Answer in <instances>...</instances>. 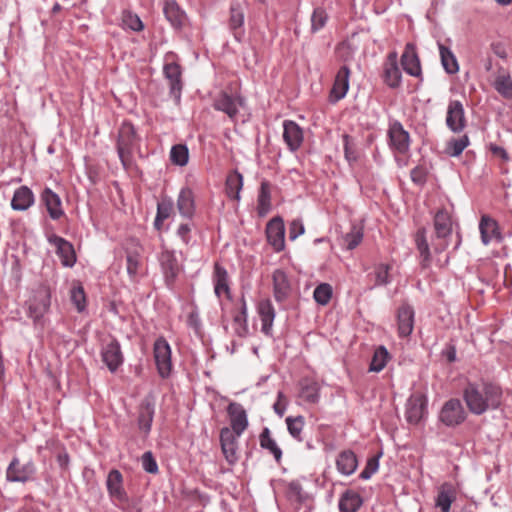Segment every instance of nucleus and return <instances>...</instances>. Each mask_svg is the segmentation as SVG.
Instances as JSON below:
<instances>
[{"label":"nucleus","instance_id":"1","mask_svg":"<svg viewBox=\"0 0 512 512\" xmlns=\"http://www.w3.org/2000/svg\"><path fill=\"white\" fill-rule=\"evenodd\" d=\"M463 397L470 412L481 415L489 409H497L502 402V389L490 383L469 382L463 391Z\"/></svg>","mask_w":512,"mask_h":512},{"label":"nucleus","instance_id":"2","mask_svg":"<svg viewBox=\"0 0 512 512\" xmlns=\"http://www.w3.org/2000/svg\"><path fill=\"white\" fill-rule=\"evenodd\" d=\"M138 141L139 139L133 124L124 122L118 131L117 153L126 170L133 165V151Z\"/></svg>","mask_w":512,"mask_h":512},{"label":"nucleus","instance_id":"3","mask_svg":"<svg viewBox=\"0 0 512 512\" xmlns=\"http://www.w3.org/2000/svg\"><path fill=\"white\" fill-rule=\"evenodd\" d=\"M28 316L34 323H40L43 316L49 311L51 305V290L45 283H39L31 291L29 299L26 301Z\"/></svg>","mask_w":512,"mask_h":512},{"label":"nucleus","instance_id":"4","mask_svg":"<svg viewBox=\"0 0 512 512\" xmlns=\"http://www.w3.org/2000/svg\"><path fill=\"white\" fill-rule=\"evenodd\" d=\"M36 466L32 460L21 462L18 457H13L6 470V479L9 482L26 483L34 479Z\"/></svg>","mask_w":512,"mask_h":512},{"label":"nucleus","instance_id":"5","mask_svg":"<svg viewBox=\"0 0 512 512\" xmlns=\"http://www.w3.org/2000/svg\"><path fill=\"white\" fill-rule=\"evenodd\" d=\"M154 359L159 375L162 378L169 377L172 370L171 348L165 338L159 337L154 342Z\"/></svg>","mask_w":512,"mask_h":512},{"label":"nucleus","instance_id":"6","mask_svg":"<svg viewBox=\"0 0 512 512\" xmlns=\"http://www.w3.org/2000/svg\"><path fill=\"white\" fill-rule=\"evenodd\" d=\"M439 419L448 427H455L463 423L466 419V412L460 400H448L440 411Z\"/></svg>","mask_w":512,"mask_h":512},{"label":"nucleus","instance_id":"7","mask_svg":"<svg viewBox=\"0 0 512 512\" xmlns=\"http://www.w3.org/2000/svg\"><path fill=\"white\" fill-rule=\"evenodd\" d=\"M240 436L232 432L229 427H223L220 430L219 441L221 451L225 460L231 466H234L239 460L238 437Z\"/></svg>","mask_w":512,"mask_h":512},{"label":"nucleus","instance_id":"8","mask_svg":"<svg viewBox=\"0 0 512 512\" xmlns=\"http://www.w3.org/2000/svg\"><path fill=\"white\" fill-rule=\"evenodd\" d=\"M101 358L111 373H115L123 364L124 356L116 338H111L109 342L103 344Z\"/></svg>","mask_w":512,"mask_h":512},{"label":"nucleus","instance_id":"9","mask_svg":"<svg viewBox=\"0 0 512 512\" xmlns=\"http://www.w3.org/2000/svg\"><path fill=\"white\" fill-rule=\"evenodd\" d=\"M446 125L453 133H461L467 125L463 104L451 100L447 107Z\"/></svg>","mask_w":512,"mask_h":512},{"label":"nucleus","instance_id":"10","mask_svg":"<svg viewBox=\"0 0 512 512\" xmlns=\"http://www.w3.org/2000/svg\"><path fill=\"white\" fill-rule=\"evenodd\" d=\"M266 236L268 243L276 252L285 248V226L281 217H273L266 225Z\"/></svg>","mask_w":512,"mask_h":512},{"label":"nucleus","instance_id":"11","mask_svg":"<svg viewBox=\"0 0 512 512\" xmlns=\"http://www.w3.org/2000/svg\"><path fill=\"white\" fill-rule=\"evenodd\" d=\"M137 424L138 428L145 435L151 431V426L155 413L154 397L149 394L145 396L138 406Z\"/></svg>","mask_w":512,"mask_h":512},{"label":"nucleus","instance_id":"12","mask_svg":"<svg viewBox=\"0 0 512 512\" xmlns=\"http://www.w3.org/2000/svg\"><path fill=\"white\" fill-rule=\"evenodd\" d=\"M389 144L400 154H405L409 150V133L403 128L399 121L390 124L388 130Z\"/></svg>","mask_w":512,"mask_h":512},{"label":"nucleus","instance_id":"13","mask_svg":"<svg viewBox=\"0 0 512 512\" xmlns=\"http://www.w3.org/2000/svg\"><path fill=\"white\" fill-rule=\"evenodd\" d=\"M427 406L426 397L421 393L412 394L406 403L405 418L409 424H418L423 418Z\"/></svg>","mask_w":512,"mask_h":512},{"label":"nucleus","instance_id":"14","mask_svg":"<svg viewBox=\"0 0 512 512\" xmlns=\"http://www.w3.org/2000/svg\"><path fill=\"white\" fill-rule=\"evenodd\" d=\"M244 105V98L241 96H232L226 92H221L215 98L213 107L228 115L230 119H234L238 114V108Z\"/></svg>","mask_w":512,"mask_h":512},{"label":"nucleus","instance_id":"15","mask_svg":"<svg viewBox=\"0 0 512 512\" xmlns=\"http://www.w3.org/2000/svg\"><path fill=\"white\" fill-rule=\"evenodd\" d=\"M159 262L165 282L167 286L171 287L180 272V266L175 253L170 250H163L159 256Z\"/></svg>","mask_w":512,"mask_h":512},{"label":"nucleus","instance_id":"16","mask_svg":"<svg viewBox=\"0 0 512 512\" xmlns=\"http://www.w3.org/2000/svg\"><path fill=\"white\" fill-rule=\"evenodd\" d=\"M163 72L166 79L169 81L170 95L173 96L176 103H179L183 87L181 66L176 62L166 63Z\"/></svg>","mask_w":512,"mask_h":512},{"label":"nucleus","instance_id":"17","mask_svg":"<svg viewBox=\"0 0 512 512\" xmlns=\"http://www.w3.org/2000/svg\"><path fill=\"white\" fill-rule=\"evenodd\" d=\"M227 414L230 419L231 431L237 435H242L249 424L244 407L239 403L231 402L227 407Z\"/></svg>","mask_w":512,"mask_h":512},{"label":"nucleus","instance_id":"18","mask_svg":"<svg viewBox=\"0 0 512 512\" xmlns=\"http://www.w3.org/2000/svg\"><path fill=\"white\" fill-rule=\"evenodd\" d=\"M48 240L56 247V253L63 266L72 267L76 263V253L70 242L57 235H52Z\"/></svg>","mask_w":512,"mask_h":512},{"label":"nucleus","instance_id":"19","mask_svg":"<svg viewBox=\"0 0 512 512\" xmlns=\"http://www.w3.org/2000/svg\"><path fill=\"white\" fill-rule=\"evenodd\" d=\"M350 69L348 66L343 65L337 72L333 87L330 92L329 100L331 103H336L345 97L349 89Z\"/></svg>","mask_w":512,"mask_h":512},{"label":"nucleus","instance_id":"20","mask_svg":"<svg viewBox=\"0 0 512 512\" xmlns=\"http://www.w3.org/2000/svg\"><path fill=\"white\" fill-rule=\"evenodd\" d=\"M398 333L400 337L409 336L414 327V309L407 302H403L397 311Z\"/></svg>","mask_w":512,"mask_h":512},{"label":"nucleus","instance_id":"21","mask_svg":"<svg viewBox=\"0 0 512 512\" xmlns=\"http://www.w3.org/2000/svg\"><path fill=\"white\" fill-rule=\"evenodd\" d=\"M479 230L481 240L484 245L489 244L492 240L501 242L503 240L497 221L488 215H483L480 219Z\"/></svg>","mask_w":512,"mask_h":512},{"label":"nucleus","instance_id":"22","mask_svg":"<svg viewBox=\"0 0 512 512\" xmlns=\"http://www.w3.org/2000/svg\"><path fill=\"white\" fill-rule=\"evenodd\" d=\"M401 65L404 71L422 80V71L419 57L412 44L408 43L401 55Z\"/></svg>","mask_w":512,"mask_h":512},{"label":"nucleus","instance_id":"23","mask_svg":"<svg viewBox=\"0 0 512 512\" xmlns=\"http://www.w3.org/2000/svg\"><path fill=\"white\" fill-rule=\"evenodd\" d=\"M214 293L218 298L225 294L226 298L231 300V291L229 286V276L227 270L218 262L214 264L213 270Z\"/></svg>","mask_w":512,"mask_h":512},{"label":"nucleus","instance_id":"24","mask_svg":"<svg viewBox=\"0 0 512 512\" xmlns=\"http://www.w3.org/2000/svg\"><path fill=\"white\" fill-rule=\"evenodd\" d=\"M384 82L390 88H398L401 83V71L397 64V53L391 52L387 56V61L384 65Z\"/></svg>","mask_w":512,"mask_h":512},{"label":"nucleus","instance_id":"25","mask_svg":"<svg viewBox=\"0 0 512 512\" xmlns=\"http://www.w3.org/2000/svg\"><path fill=\"white\" fill-rule=\"evenodd\" d=\"M122 483V474L116 469L111 470L107 476L106 481L108 492L112 498L118 500L119 502H127L128 496L123 489Z\"/></svg>","mask_w":512,"mask_h":512},{"label":"nucleus","instance_id":"26","mask_svg":"<svg viewBox=\"0 0 512 512\" xmlns=\"http://www.w3.org/2000/svg\"><path fill=\"white\" fill-rule=\"evenodd\" d=\"M273 294L277 302L285 301L290 292L291 286L286 273L283 270L277 269L273 272Z\"/></svg>","mask_w":512,"mask_h":512},{"label":"nucleus","instance_id":"27","mask_svg":"<svg viewBox=\"0 0 512 512\" xmlns=\"http://www.w3.org/2000/svg\"><path fill=\"white\" fill-rule=\"evenodd\" d=\"M41 200L46 206L49 216L52 219L57 220L64 214L63 209L61 207L60 197L50 188L46 187L42 191Z\"/></svg>","mask_w":512,"mask_h":512},{"label":"nucleus","instance_id":"28","mask_svg":"<svg viewBox=\"0 0 512 512\" xmlns=\"http://www.w3.org/2000/svg\"><path fill=\"white\" fill-rule=\"evenodd\" d=\"M166 19L175 29H181L187 22L186 14L174 0L166 1L164 4Z\"/></svg>","mask_w":512,"mask_h":512},{"label":"nucleus","instance_id":"29","mask_svg":"<svg viewBox=\"0 0 512 512\" xmlns=\"http://www.w3.org/2000/svg\"><path fill=\"white\" fill-rule=\"evenodd\" d=\"M283 138L291 151H296L303 141L302 129L293 121L284 122Z\"/></svg>","mask_w":512,"mask_h":512},{"label":"nucleus","instance_id":"30","mask_svg":"<svg viewBox=\"0 0 512 512\" xmlns=\"http://www.w3.org/2000/svg\"><path fill=\"white\" fill-rule=\"evenodd\" d=\"M126 251V263H127V273L130 277L134 278L138 273V268L140 266L141 253L143 248L138 242L132 240L130 242V246L125 248Z\"/></svg>","mask_w":512,"mask_h":512},{"label":"nucleus","instance_id":"31","mask_svg":"<svg viewBox=\"0 0 512 512\" xmlns=\"http://www.w3.org/2000/svg\"><path fill=\"white\" fill-rule=\"evenodd\" d=\"M258 313L261 318V331L267 335H272V325L275 318V310L270 300H262L258 305Z\"/></svg>","mask_w":512,"mask_h":512},{"label":"nucleus","instance_id":"32","mask_svg":"<svg viewBox=\"0 0 512 512\" xmlns=\"http://www.w3.org/2000/svg\"><path fill=\"white\" fill-rule=\"evenodd\" d=\"M34 203V195L31 189L27 186H21L14 192L11 200V207L13 210L25 211Z\"/></svg>","mask_w":512,"mask_h":512},{"label":"nucleus","instance_id":"33","mask_svg":"<svg viewBox=\"0 0 512 512\" xmlns=\"http://www.w3.org/2000/svg\"><path fill=\"white\" fill-rule=\"evenodd\" d=\"M337 470L343 475H351L358 466L356 454L352 450H344L336 459Z\"/></svg>","mask_w":512,"mask_h":512},{"label":"nucleus","instance_id":"34","mask_svg":"<svg viewBox=\"0 0 512 512\" xmlns=\"http://www.w3.org/2000/svg\"><path fill=\"white\" fill-rule=\"evenodd\" d=\"M434 229L438 239H445L452 233V222L445 209L439 210L434 217Z\"/></svg>","mask_w":512,"mask_h":512},{"label":"nucleus","instance_id":"35","mask_svg":"<svg viewBox=\"0 0 512 512\" xmlns=\"http://www.w3.org/2000/svg\"><path fill=\"white\" fill-rule=\"evenodd\" d=\"M179 213L186 218H192L195 213L194 195L190 188H183L177 199Z\"/></svg>","mask_w":512,"mask_h":512},{"label":"nucleus","instance_id":"36","mask_svg":"<svg viewBox=\"0 0 512 512\" xmlns=\"http://www.w3.org/2000/svg\"><path fill=\"white\" fill-rule=\"evenodd\" d=\"M260 447L271 453L277 463L281 462L282 450L277 445L276 441L272 438L270 429L264 427L259 435Z\"/></svg>","mask_w":512,"mask_h":512},{"label":"nucleus","instance_id":"37","mask_svg":"<svg viewBox=\"0 0 512 512\" xmlns=\"http://www.w3.org/2000/svg\"><path fill=\"white\" fill-rule=\"evenodd\" d=\"M243 187V176L237 170L228 174L225 182V191L229 198L239 200Z\"/></svg>","mask_w":512,"mask_h":512},{"label":"nucleus","instance_id":"38","mask_svg":"<svg viewBox=\"0 0 512 512\" xmlns=\"http://www.w3.org/2000/svg\"><path fill=\"white\" fill-rule=\"evenodd\" d=\"M362 505V498L354 491H345L339 500L340 512H356Z\"/></svg>","mask_w":512,"mask_h":512},{"label":"nucleus","instance_id":"39","mask_svg":"<svg viewBox=\"0 0 512 512\" xmlns=\"http://www.w3.org/2000/svg\"><path fill=\"white\" fill-rule=\"evenodd\" d=\"M441 64L446 73L453 75L459 71V64L454 53L445 45L438 43Z\"/></svg>","mask_w":512,"mask_h":512},{"label":"nucleus","instance_id":"40","mask_svg":"<svg viewBox=\"0 0 512 512\" xmlns=\"http://www.w3.org/2000/svg\"><path fill=\"white\" fill-rule=\"evenodd\" d=\"M415 242L417 249L422 257V265L423 267H427L431 260V254L429 249V244L426 239V229L420 228L418 229L415 235Z\"/></svg>","mask_w":512,"mask_h":512},{"label":"nucleus","instance_id":"41","mask_svg":"<svg viewBox=\"0 0 512 512\" xmlns=\"http://www.w3.org/2000/svg\"><path fill=\"white\" fill-rule=\"evenodd\" d=\"M271 207V192L270 183L267 180L261 182L260 191L258 195V209L259 214H266Z\"/></svg>","mask_w":512,"mask_h":512},{"label":"nucleus","instance_id":"42","mask_svg":"<svg viewBox=\"0 0 512 512\" xmlns=\"http://www.w3.org/2000/svg\"><path fill=\"white\" fill-rule=\"evenodd\" d=\"M285 422H286L287 430H288L289 434L295 440H297L299 442L303 441L302 431H303L304 424H305L304 417L301 415L296 416V417L288 416L285 419Z\"/></svg>","mask_w":512,"mask_h":512},{"label":"nucleus","instance_id":"43","mask_svg":"<svg viewBox=\"0 0 512 512\" xmlns=\"http://www.w3.org/2000/svg\"><path fill=\"white\" fill-rule=\"evenodd\" d=\"M389 358L387 349L384 346H379L373 354L369 370L380 372L386 366Z\"/></svg>","mask_w":512,"mask_h":512},{"label":"nucleus","instance_id":"44","mask_svg":"<svg viewBox=\"0 0 512 512\" xmlns=\"http://www.w3.org/2000/svg\"><path fill=\"white\" fill-rule=\"evenodd\" d=\"M170 160L178 166H185L189 160V151L186 145L177 144L171 148Z\"/></svg>","mask_w":512,"mask_h":512},{"label":"nucleus","instance_id":"45","mask_svg":"<svg viewBox=\"0 0 512 512\" xmlns=\"http://www.w3.org/2000/svg\"><path fill=\"white\" fill-rule=\"evenodd\" d=\"M469 145V138L467 135H463L460 138H452L448 141L446 147V153L452 157H458L462 154L464 149Z\"/></svg>","mask_w":512,"mask_h":512},{"label":"nucleus","instance_id":"46","mask_svg":"<svg viewBox=\"0 0 512 512\" xmlns=\"http://www.w3.org/2000/svg\"><path fill=\"white\" fill-rule=\"evenodd\" d=\"M494 88L504 98L512 99V80L509 75L497 77Z\"/></svg>","mask_w":512,"mask_h":512},{"label":"nucleus","instance_id":"47","mask_svg":"<svg viewBox=\"0 0 512 512\" xmlns=\"http://www.w3.org/2000/svg\"><path fill=\"white\" fill-rule=\"evenodd\" d=\"M315 301L320 305H326L329 303L332 297V287L328 283L319 284L313 293Z\"/></svg>","mask_w":512,"mask_h":512},{"label":"nucleus","instance_id":"48","mask_svg":"<svg viewBox=\"0 0 512 512\" xmlns=\"http://www.w3.org/2000/svg\"><path fill=\"white\" fill-rule=\"evenodd\" d=\"M363 239L362 229L355 226L352 227L351 231L343 236L344 245L348 250L355 249Z\"/></svg>","mask_w":512,"mask_h":512},{"label":"nucleus","instance_id":"49","mask_svg":"<svg viewBox=\"0 0 512 512\" xmlns=\"http://www.w3.org/2000/svg\"><path fill=\"white\" fill-rule=\"evenodd\" d=\"M244 24V12L240 4H232L230 7L229 27L232 30L241 28Z\"/></svg>","mask_w":512,"mask_h":512},{"label":"nucleus","instance_id":"50","mask_svg":"<svg viewBox=\"0 0 512 512\" xmlns=\"http://www.w3.org/2000/svg\"><path fill=\"white\" fill-rule=\"evenodd\" d=\"M328 19L327 13L323 8H315L311 16V29L313 32L320 30L324 27Z\"/></svg>","mask_w":512,"mask_h":512},{"label":"nucleus","instance_id":"51","mask_svg":"<svg viewBox=\"0 0 512 512\" xmlns=\"http://www.w3.org/2000/svg\"><path fill=\"white\" fill-rule=\"evenodd\" d=\"M71 301L79 312L86 307V296L82 286L74 287L71 290Z\"/></svg>","mask_w":512,"mask_h":512},{"label":"nucleus","instance_id":"52","mask_svg":"<svg viewBox=\"0 0 512 512\" xmlns=\"http://www.w3.org/2000/svg\"><path fill=\"white\" fill-rule=\"evenodd\" d=\"M122 20L124 26L133 31H141L144 28L141 19L131 12H124Z\"/></svg>","mask_w":512,"mask_h":512},{"label":"nucleus","instance_id":"53","mask_svg":"<svg viewBox=\"0 0 512 512\" xmlns=\"http://www.w3.org/2000/svg\"><path fill=\"white\" fill-rule=\"evenodd\" d=\"M174 205L171 199L163 198L157 205L158 220H166L173 211Z\"/></svg>","mask_w":512,"mask_h":512},{"label":"nucleus","instance_id":"54","mask_svg":"<svg viewBox=\"0 0 512 512\" xmlns=\"http://www.w3.org/2000/svg\"><path fill=\"white\" fill-rule=\"evenodd\" d=\"M379 456H373L368 459L365 468L360 473L359 477L363 480L370 479L371 476L378 470Z\"/></svg>","mask_w":512,"mask_h":512},{"label":"nucleus","instance_id":"55","mask_svg":"<svg viewBox=\"0 0 512 512\" xmlns=\"http://www.w3.org/2000/svg\"><path fill=\"white\" fill-rule=\"evenodd\" d=\"M233 325L235 333L239 337H246L248 335V325L246 315H235L233 318Z\"/></svg>","mask_w":512,"mask_h":512},{"label":"nucleus","instance_id":"56","mask_svg":"<svg viewBox=\"0 0 512 512\" xmlns=\"http://www.w3.org/2000/svg\"><path fill=\"white\" fill-rule=\"evenodd\" d=\"M142 466L143 469L150 474H156L158 472V464L151 451H147L142 455Z\"/></svg>","mask_w":512,"mask_h":512},{"label":"nucleus","instance_id":"57","mask_svg":"<svg viewBox=\"0 0 512 512\" xmlns=\"http://www.w3.org/2000/svg\"><path fill=\"white\" fill-rule=\"evenodd\" d=\"M288 497L299 503H302L305 500L302 486L298 481H291L288 484Z\"/></svg>","mask_w":512,"mask_h":512},{"label":"nucleus","instance_id":"58","mask_svg":"<svg viewBox=\"0 0 512 512\" xmlns=\"http://www.w3.org/2000/svg\"><path fill=\"white\" fill-rule=\"evenodd\" d=\"M452 495L448 491H440L436 498V506L441 509L442 512H449L451 503H452Z\"/></svg>","mask_w":512,"mask_h":512},{"label":"nucleus","instance_id":"59","mask_svg":"<svg viewBox=\"0 0 512 512\" xmlns=\"http://www.w3.org/2000/svg\"><path fill=\"white\" fill-rule=\"evenodd\" d=\"M344 154L348 162H354L357 160L356 152L353 148L352 138L348 134L343 135Z\"/></svg>","mask_w":512,"mask_h":512},{"label":"nucleus","instance_id":"60","mask_svg":"<svg viewBox=\"0 0 512 512\" xmlns=\"http://www.w3.org/2000/svg\"><path fill=\"white\" fill-rule=\"evenodd\" d=\"M301 393L303 398L310 403H315L318 401L319 394L316 383L303 387Z\"/></svg>","mask_w":512,"mask_h":512},{"label":"nucleus","instance_id":"61","mask_svg":"<svg viewBox=\"0 0 512 512\" xmlns=\"http://www.w3.org/2000/svg\"><path fill=\"white\" fill-rule=\"evenodd\" d=\"M376 285H386L389 283V266L381 264L376 268Z\"/></svg>","mask_w":512,"mask_h":512},{"label":"nucleus","instance_id":"62","mask_svg":"<svg viewBox=\"0 0 512 512\" xmlns=\"http://www.w3.org/2000/svg\"><path fill=\"white\" fill-rule=\"evenodd\" d=\"M305 232L304 225L300 219H294L289 225V239L295 240Z\"/></svg>","mask_w":512,"mask_h":512},{"label":"nucleus","instance_id":"63","mask_svg":"<svg viewBox=\"0 0 512 512\" xmlns=\"http://www.w3.org/2000/svg\"><path fill=\"white\" fill-rule=\"evenodd\" d=\"M427 173L421 166H416L411 170V179L414 183L423 185L426 182Z\"/></svg>","mask_w":512,"mask_h":512},{"label":"nucleus","instance_id":"64","mask_svg":"<svg viewBox=\"0 0 512 512\" xmlns=\"http://www.w3.org/2000/svg\"><path fill=\"white\" fill-rule=\"evenodd\" d=\"M273 409H274L275 413L277 415H279L280 417H282L284 415L285 410H286V401H285V396L282 392L278 393V400L273 405Z\"/></svg>","mask_w":512,"mask_h":512}]
</instances>
